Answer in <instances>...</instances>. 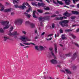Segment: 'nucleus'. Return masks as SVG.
Here are the masks:
<instances>
[{"mask_svg": "<svg viewBox=\"0 0 79 79\" xmlns=\"http://www.w3.org/2000/svg\"><path fill=\"white\" fill-rule=\"evenodd\" d=\"M50 50L52 51L53 50V48H49Z\"/></svg>", "mask_w": 79, "mask_h": 79, "instance_id": "48", "label": "nucleus"}, {"mask_svg": "<svg viewBox=\"0 0 79 79\" xmlns=\"http://www.w3.org/2000/svg\"><path fill=\"white\" fill-rule=\"evenodd\" d=\"M13 3L14 4H17L18 2L16 1V0H14L13 1Z\"/></svg>", "mask_w": 79, "mask_h": 79, "instance_id": "25", "label": "nucleus"}, {"mask_svg": "<svg viewBox=\"0 0 79 79\" xmlns=\"http://www.w3.org/2000/svg\"><path fill=\"white\" fill-rule=\"evenodd\" d=\"M52 35H53L52 34L49 35L48 36V37H51V36H52Z\"/></svg>", "mask_w": 79, "mask_h": 79, "instance_id": "47", "label": "nucleus"}, {"mask_svg": "<svg viewBox=\"0 0 79 79\" xmlns=\"http://www.w3.org/2000/svg\"><path fill=\"white\" fill-rule=\"evenodd\" d=\"M64 7H67V8H69V7L67 6H64Z\"/></svg>", "mask_w": 79, "mask_h": 79, "instance_id": "61", "label": "nucleus"}, {"mask_svg": "<svg viewBox=\"0 0 79 79\" xmlns=\"http://www.w3.org/2000/svg\"><path fill=\"white\" fill-rule=\"evenodd\" d=\"M72 12L73 15H79V12L77 11H72Z\"/></svg>", "mask_w": 79, "mask_h": 79, "instance_id": "15", "label": "nucleus"}, {"mask_svg": "<svg viewBox=\"0 0 79 79\" xmlns=\"http://www.w3.org/2000/svg\"><path fill=\"white\" fill-rule=\"evenodd\" d=\"M40 25H41V26H42V22H41L40 23Z\"/></svg>", "mask_w": 79, "mask_h": 79, "instance_id": "59", "label": "nucleus"}, {"mask_svg": "<svg viewBox=\"0 0 79 79\" xmlns=\"http://www.w3.org/2000/svg\"><path fill=\"white\" fill-rule=\"evenodd\" d=\"M56 16V15H52L51 16V18H53V17H55V16Z\"/></svg>", "mask_w": 79, "mask_h": 79, "instance_id": "43", "label": "nucleus"}, {"mask_svg": "<svg viewBox=\"0 0 79 79\" xmlns=\"http://www.w3.org/2000/svg\"><path fill=\"white\" fill-rule=\"evenodd\" d=\"M72 30L70 29H66L65 30L66 32H70V31H71Z\"/></svg>", "mask_w": 79, "mask_h": 79, "instance_id": "33", "label": "nucleus"}, {"mask_svg": "<svg viewBox=\"0 0 79 79\" xmlns=\"http://www.w3.org/2000/svg\"><path fill=\"white\" fill-rule=\"evenodd\" d=\"M44 34H45V32H43V33L41 35H44Z\"/></svg>", "mask_w": 79, "mask_h": 79, "instance_id": "52", "label": "nucleus"}, {"mask_svg": "<svg viewBox=\"0 0 79 79\" xmlns=\"http://www.w3.org/2000/svg\"><path fill=\"white\" fill-rule=\"evenodd\" d=\"M9 35H14L15 36L14 37H15V38H16V37H17L18 36V35H19V34L18 33H17V32L16 31H15L13 33H11V32H10V33L8 34Z\"/></svg>", "mask_w": 79, "mask_h": 79, "instance_id": "7", "label": "nucleus"}, {"mask_svg": "<svg viewBox=\"0 0 79 79\" xmlns=\"http://www.w3.org/2000/svg\"><path fill=\"white\" fill-rule=\"evenodd\" d=\"M38 5L39 6H42V7H45V4L43 3H39V2L38 4Z\"/></svg>", "mask_w": 79, "mask_h": 79, "instance_id": "12", "label": "nucleus"}, {"mask_svg": "<svg viewBox=\"0 0 79 79\" xmlns=\"http://www.w3.org/2000/svg\"><path fill=\"white\" fill-rule=\"evenodd\" d=\"M23 44L25 45H35V44L33 43H23Z\"/></svg>", "mask_w": 79, "mask_h": 79, "instance_id": "10", "label": "nucleus"}, {"mask_svg": "<svg viewBox=\"0 0 79 79\" xmlns=\"http://www.w3.org/2000/svg\"><path fill=\"white\" fill-rule=\"evenodd\" d=\"M63 15H64V16H66L67 17H69V16L71 15V14L68 13V12L66 11L63 14Z\"/></svg>", "mask_w": 79, "mask_h": 79, "instance_id": "14", "label": "nucleus"}, {"mask_svg": "<svg viewBox=\"0 0 79 79\" xmlns=\"http://www.w3.org/2000/svg\"><path fill=\"white\" fill-rule=\"evenodd\" d=\"M9 23H10V22L8 21H3L2 22V24L5 26V27H4V29H8V28L10 27V25L8 24Z\"/></svg>", "mask_w": 79, "mask_h": 79, "instance_id": "2", "label": "nucleus"}, {"mask_svg": "<svg viewBox=\"0 0 79 79\" xmlns=\"http://www.w3.org/2000/svg\"><path fill=\"white\" fill-rule=\"evenodd\" d=\"M48 18L49 17H44L42 18V17H40L39 18V19L40 20V21L42 22V21H44V20H45L46 19H48Z\"/></svg>", "mask_w": 79, "mask_h": 79, "instance_id": "8", "label": "nucleus"}, {"mask_svg": "<svg viewBox=\"0 0 79 79\" xmlns=\"http://www.w3.org/2000/svg\"><path fill=\"white\" fill-rule=\"evenodd\" d=\"M46 39L48 41L51 40L52 39V37H51L49 39L46 38Z\"/></svg>", "mask_w": 79, "mask_h": 79, "instance_id": "34", "label": "nucleus"}, {"mask_svg": "<svg viewBox=\"0 0 79 79\" xmlns=\"http://www.w3.org/2000/svg\"><path fill=\"white\" fill-rule=\"evenodd\" d=\"M23 22V19H20L17 20H16L14 22L15 24L17 25V24H21Z\"/></svg>", "mask_w": 79, "mask_h": 79, "instance_id": "6", "label": "nucleus"}, {"mask_svg": "<svg viewBox=\"0 0 79 79\" xmlns=\"http://www.w3.org/2000/svg\"><path fill=\"white\" fill-rule=\"evenodd\" d=\"M26 6H28L29 7V9L28 10H27L26 11L27 13H29L30 11H32V9L31 8V6L29 5L28 3L26 2L23 3V6H18L17 5H15V8H21V9H22V10H24L25 8H26V6Z\"/></svg>", "mask_w": 79, "mask_h": 79, "instance_id": "1", "label": "nucleus"}, {"mask_svg": "<svg viewBox=\"0 0 79 79\" xmlns=\"http://www.w3.org/2000/svg\"><path fill=\"white\" fill-rule=\"evenodd\" d=\"M57 2L58 3L60 4V5H63V2H61L60 1H57Z\"/></svg>", "mask_w": 79, "mask_h": 79, "instance_id": "23", "label": "nucleus"}, {"mask_svg": "<svg viewBox=\"0 0 79 79\" xmlns=\"http://www.w3.org/2000/svg\"><path fill=\"white\" fill-rule=\"evenodd\" d=\"M4 40L5 41L7 39H8V38H7V37L6 36L4 37Z\"/></svg>", "mask_w": 79, "mask_h": 79, "instance_id": "36", "label": "nucleus"}, {"mask_svg": "<svg viewBox=\"0 0 79 79\" xmlns=\"http://www.w3.org/2000/svg\"><path fill=\"white\" fill-rule=\"evenodd\" d=\"M14 15H15V13H14V12H12L11 14V15H12V16H13Z\"/></svg>", "mask_w": 79, "mask_h": 79, "instance_id": "39", "label": "nucleus"}, {"mask_svg": "<svg viewBox=\"0 0 79 79\" xmlns=\"http://www.w3.org/2000/svg\"><path fill=\"white\" fill-rule=\"evenodd\" d=\"M41 77L42 78H44V79H46L47 78V76L46 75H45L44 77L42 76Z\"/></svg>", "mask_w": 79, "mask_h": 79, "instance_id": "31", "label": "nucleus"}, {"mask_svg": "<svg viewBox=\"0 0 79 79\" xmlns=\"http://www.w3.org/2000/svg\"><path fill=\"white\" fill-rule=\"evenodd\" d=\"M53 2L54 3H55V4H56V2L54 0H53Z\"/></svg>", "mask_w": 79, "mask_h": 79, "instance_id": "54", "label": "nucleus"}, {"mask_svg": "<svg viewBox=\"0 0 79 79\" xmlns=\"http://www.w3.org/2000/svg\"><path fill=\"white\" fill-rule=\"evenodd\" d=\"M63 18L64 19H66V17H63L60 18L56 17L55 19V20H62V19H63Z\"/></svg>", "mask_w": 79, "mask_h": 79, "instance_id": "11", "label": "nucleus"}, {"mask_svg": "<svg viewBox=\"0 0 79 79\" xmlns=\"http://www.w3.org/2000/svg\"><path fill=\"white\" fill-rule=\"evenodd\" d=\"M36 1H39V2H42V0H36Z\"/></svg>", "mask_w": 79, "mask_h": 79, "instance_id": "53", "label": "nucleus"}, {"mask_svg": "<svg viewBox=\"0 0 79 79\" xmlns=\"http://www.w3.org/2000/svg\"><path fill=\"white\" fill-rule=\"evenodd\" d=\"M48 13H48V12H46V13H45V15H46V14H48Z\"/></svg>", "mask_w": 79, "mask_h": 79, "instance_id": "60", "label": "nucleus"}, {"mask_svg": "<svg viewBox=\"0 0 79 79\" xmlns=\"http://www.w3.org/2000/svg\"><path fill=\"white\" fill-rule=\"evenodd\" d=\"M76 18V17L75 16H72L71 17V19H75Z\"/></svg>", "mask_w": 79, "mask_h": 79, "instance_id": "37", "label": "nucleus"}, {"mask_svg": "<svg viewBox=\"0 0 79 79\" xmlns=\"http://www.w3.org/2000/svg\"><path fill=\"white\" fill-rule=\"evenodd\" d=\"M35 34H37V30H35Z\"/></svg>", "mask_w": 79, "mask_h": 79, "instance_id": "56", "label": "nucleus"}, {"mask_svg": "<svg viewBox=\"0 0 79 79\" xmlns=\"http://www.w3.org/2000/svg\"><path fill=\"white\" fill-rule=\"evenodd\" d=\"M65 56H70V54H66Z\"/></svg>", "mask_w": 79, "mask_h": 79, "instance_id": "38", "label": "nucleus"}, {"mask_svg": "<svg viewBox=\"0 0 79 79\" xmlns=\"http://www.w3.org/2000/svg\"><path fill=\"white\" fill-rule=\"evenodd\" d=\"M31 4L32 5H33L34 6H37V5L35 3L32 2L31 3Z\"/></svg>", "mask_w": 79, "mask_h": 79, "instance_id": "27", "label": "nucleus"}, {"mask_svg": "<svg viewBox=\"0 0 79 79\" xmlns=\"http://www.w3.org/2000/svg\"><path fill=\"white\" fill-rule=\"evenodd\" d=\"M40 50H44V47L42 46H40Z\"/></svg>", "mask_w": 79, "mask_h": 79, "instance_id": "32", "label": "nucleus"}, {"mask_svg": "<svg viewBox=\"0 0 79 79\" xmlns=\"http://www.w3.org/2000/svg\"><path fill=\"white\" fill-rule=\"evenodd\" d=\"M51 53L54 59H52L51 60V62L52 64H56L57 63V61L56 60V57L54 55V54H53V52H52Z\"/></svg>", "mask_w": 79, "mask_h": 79, "instance_id": "5", "label": "nucleus"}, {"mask_svg": "<svg viewBox=\"0 0 79 79\" xmlns=\"http://www.w3.org/2000/svg\"><path fill=\"white\" fill-rule=\"evenodd\" d=\"M20 45L21 46H23V47H24V45L23 44L20 43Z\"/></svg>", "mask_w": 79, "mask_h": 79, "instance_id": "49", "label": "nucleus"}, {"mask_svg": "<svg viewBox=\"0 0 79 79\" xmlns=\"http://www.w3.org/2000/svg\"><path fill=\"white\" fill-rule=\"evenodd\" d=\"M65 71L67 73H68V74H71V71H70L68 69H65Z\"/></svg>", "mask_w": 79, "mask_h": 79, "instance_id": "16", "label": "nucleus"}, {"mask_svg": "<svg viewBox=\"0 0 79 79\" xmlns=\"http://www.w3.org/2000/svg\"><path fill=\"white\" fill-rule=\"evenodd\" d=\"M12 9H6L4 10V12H9V11H11Z\"/></svg>", "mask_w": 79, "mask_h": 79, "instance_id": "17", "label": "nucleus"}, {"mask_svg": "<svg viewBox=\"0 0 79 79\" xmlns=\"http://www.w3.org/2000/svg\"><path fill=\"white\" fill-rule=\"evenodd\" d=\"M52 27L53 28H55V25L54 23H53L52 25Z\"/></svg>", "mask_w": 79, "mask_h": 79, "instance_id": "35", "label": "nucleus"}, {"mask_svg": "<svg viewBox=\"0 0 79 79\" xmlns=\"http://www.w3.org/2000/svg\"><path fill=\"white\" fill-rule=\"evenodd\" d=\"M77 32H79V28H78L77 30H76Z\"/></svg>", "mask_w": 79, "mask_h": 79, "instance_id": "55", "label": "nucleus"}, {"mask_svg": "<svg viewBox=\"0 0 79 79\" xmlns=\"http://www.w3.org/2000/svg\"><path fill=\"white\" fill-rule=\"evenodd\" d=\"M65 2V3L67 5H69L70 4V0H63Z\"/></svg>", "mask_w": 79, "mask_h": 79, "instance_id": "13", "label": "nucleus"}, {"mask_svg": "<svg viewBox=\"0 0 79 79\" xmlns=\"http://www.w3.org/2000/svg\"><path fill=\"white\" fill-rule=\"evenodd\" d=\"M0 32H1V33H3L4 32V31H3V29H2V28L0 29Z\"/></svg>", "mask_w": 79, "mask_h": 79, "instance_id": "26", "label": "nucleus"}, {"mask_svg": "<svg viewBox=\"0 0 79 79\" xmlns=\"http://www.w3.org/2000/svg\"><path fill=\"white\" fill-rule=\"evenodd\" d=\"M62 39H63V40L66 39V37L64 36V35H62Z\"/></svg>", "mask_w": 79, "mask_h": 79, "instance_id": "21", "label": "nucleus"}, {"mask_svg": "<svg viewBox=\"0 0 79 79\" xmlns=\"http://www.w3.org/2000/svg\"><path fill=\"white\" fill-rule=\"evenodd\" d=\"M37 11L38 12H39V13H42L43 12V11L42 10L40 9H38Z\"/></svg>", "mask_w": 79, "mask_h": 79, "instance_id": "22", "label": "nucleus"}, {"mask_svg": "<svg viewBox=\"0 0 79 79\" xmlns=\"http://www.w3.org/2000/svg\"><path fill=\"white\" fill-rule=\"evenodd\" d=\"M24 14L27 18H30V17H31V15L29 14H28L26 12H25Z\"/></svg>", "mask_w": 79, "mask_h": 79, "instance_id": "19", "label": "nucleus"}, {"mask_svg": "<svg viewBox=\"0 0 79 79\" xmlns=\"http://www.w3.org/2000/svg\"><path fill=\"white\" fill-rule=\"evenodd\" d=\"M4 10V8L3 7H2L0 10L1 11H3Z\"/></svg>", "mask_w": 79, "mask_h": 79, "instance_id": "41", "label": "nucleus"}, {"mask_svg": "<svg viewBox=\"0 0 79 79\" xmlns=\"http://www.w3.org/2000/svg\"><path fill=\"white\" fill-rule=\"evenodd\" d=\"M77 6L78 8H79V4L77 5Z\"/></svg>", "mask_w": 79, "mask_h": 79, "instance_id": "57", "label": "nucleus"}, {"mask_svg": "<svg viewBox=\"0 0 79 79\" xmlns=\"http://www.w3.org/2000/svg\"><path fill=\"white\" fill-rule=\"evenodd\" d=\"M44 10H49L50 8H48V7H47L46 8H44Z\"/></svg>", "mask_w": 79, "mask_h": 79, "instance_id": "29", "label": "nucleus"}, {"mask_svg": "<svg viewBox=\"0 0 79 79\" xmlns=\"http://www.w3.org/2000/svg\"><path fill=\"white\" fill-rule=\"evenodd\" d=\"M35 11L34 10L33 13V16L34 18H37V17L35 15Z\"/></svg>", "mask_w": 79, "mask_h": 79, "instance_id": "18", "label": "nucleus"}, {"mask_svg": "<svg viewBox=\"0 0 79 79\" xmlns=\"http://www.w3.org/2000/svg\"><path fill=\"white\" fill-rule=\"evenodd\" d=\"M25 23L26 24H29L31 27H35V25L32 23H30L29 22H26Z\"/></svg>", "mask_w": 79, "mask_h": 79, "instance_id": "9", "label": "nucleus"}, {"mask_svg": "<svg viewBox=\"0 0 79 79\" xmlns=\"http://www.w3.org/2000/svg\"><path fill=\"white\" fill-rule=\"evenodd\" d=\"M35 48L36 50H38V47L37 46H35Z\"/></svg>", "mask_w": 79, "mask_h": 79, "instance_id": "45", "label": "nucleus"}, {"mask_svg": "<svg viewBox=\"0 0 79 79\" xmlns=\"http://www.w3.org/2000/svg\"><path fill=\"white\" fill-rule=\"evenodd\" d=\"M50 79H52V77H50Z\"/></svg>", "mask_w": 79, "mask_h": 79, "instance_id": "64", "label": "nucleus"}, {"mask_svg": "<svg viewBox=\"0 0 79 79\" xmlns=\"http://www.w3.org/2000/svg\"><path fill=\"white\" fill-rule=\"evenodd\" d=\"M79 1V0H73V2L74 3H76V2H78Z\"/></svg>", "mask_w": 79, "mask_h": 79, "instance_id": "30", "label": "nucleus"}, {"mask_svg": "<svg viewBox=\"0 0 79 79\" xmlns=\"http://www.w3.org/2000/svg\"><path fill=\"white\" fill-rule=\"evenodd\" d=\"M13 29V27H11L10 28V32H11V31H12Z\"/></svg>", "mask_w": 79, "mask_h": 79, "instance_id": "28", "label": "nucleus"}, {"mask_svg": "<svg viewBox=\"0 0 79 79\" xmlns=\"http://www.w3.org/2000/svg\"><path fill=\"white\" fill-rule=\"evenodd\" d=\"M75 45H76L77 47H79V45L77 43H75Z\"/></svg>", "mask_w": 79, "mask_h": 79, "instance_id": "44", "label": "nucleus"}, {"mask_svg": "<svg viewBox=\"0 0 79 79\" xmlns=\"http://www.w3.org/2000/svg\"><path fill=\"white\" fill-rule=\"evenodd\" d=\"M20 39L23 41V42H26V41H31L30 39L27 38V37L25 36V35H23L21 36L20 38Z\"/></svg>", "mask_w": 79, "mask_h": 79, "instance_id": "3", "label": "nucleus"}, {"mask_svg": "<svg viewBox=\"0 0 79 79\" xmlns=\"http://www.w3.org/2000/svg\"><path fill=\"white\" fill-rule=\"evenodd\" d=\"M46 0V1H47V2H48V3H49V2L48 0Z\"/></svg>", "mask_w": 79, "mask_h": 79, "instance_id": "58", "label": "nucleus"}, {"mask_svg": "<svg viewBox=\"0 0 79 79\" xmlns=\"http://www.w3.org/2000/svg\"><path fill=\"white\" fill-rule=\"evenodd\" d=\"M73 56L74 57H75V56H76V52H75V53H74L73 54Z\"/></svg>", "mask_w": 79, "mask_h": 79, "instance_id": "40", "label": "nucleus"}, {"mask_svg": "<svg viewBox=\"0 0 79 79\" xmlns=\"http://www.w3.org/2000/svg\"><path fill=\"white\" fill-rule=\"evenodd\" d=\"M70 35L73 37V39H75L76 37L75 36H74V35L73 34H70Z\"/></svg>", "mask_w": 79, "mask_h": 79, "instance_id": "20", "label": "nucleus"}, {"mask_svg": "<svg viewBox=\"0 0 79 79\" xmlns=\"http://www.w3.org/2000/svg\"><path fill=\"white\" fill-rule=\"evenodd\" d=\"M70 6H73V7H74V5Z\"/></svg>", "mask_w": 79, "mask_h": 79, "instance_id": "63", "label": "nucleus"}, {"mask_svg": "<svg viewBox=\"0 0 79 79\" xmlns=\"http://www.w3.org/2000/svg\"><path fill=\"white\" fill-rule=\"evenodd\" d=\"M63 30H61V29H60V33H63Z\"/></svg>", "mask_w": 79, "mask_h": 79, "instance_id": "46", "label": "nucleus"}, {"mask_svg": "<svg viewBox=\"0 0 79 79\" xmlns=\"http://www.w3.org/2000/svg\"><path fill=\"white\" fill-rule=\"evenodd\" d=\"M68 23V20H64L62 22H59V24L62 27H64V26H68V24H67Z\"/></svg>", "mask_w": 79, "mask_h": 79, "instance_id": "4", "label": "nucleus"}, {"mask_svg": "<svg viewBox=\"0 0 79 79\" xmlns=\"http://www.w3.org/2000/svg\"><path fill=\"white\" fill-rule=\"evenodd\" d=\"M29 46H25V47H24V48H29Z\"/></svg>", "mask_w": 79, "mask_h": 79, "instance_id": "51", "label": "nucleus"}, {"mask_svg": "<svg viewBox=\"0 0 79 79\" xmlns=\"http://www.w3.org/2000/svg\"><path fill=\"white\" fill-rule=\"evenodd\" d=\"M77 26V25H73V27H76V26Z\"/></svg>", "mask_w": 79, "mask_h": 79, "instance_id": "50", "label": "nucleus"}, {"mask_svg": "<svg viewBox=\"0 0 79 79\" xmlns=\"http://www.w3.org/2000/svg\"><path fill=\"white\" fill-rule=\"evenodd\" d=\"M57 48L56 47V46H55V53L56 54L57 53Z\"/></svg>", "mask_w": 79, "mask_h": 79, "instance_id": "24", "label": "nucleus"}, {"mask_svg": "<svg viewBox=\"0 0 79 79\" xmlns=\"http://www.w3.org/2000/svg\"><path fill=\"white\" fill-rule=\"evenodd\" d=\"M55 38H56V34H55Z\"/></svg>", "mask_w": 79, "mask_h": 79, "instance_id": "62", "label": "nucleus"}, {"mask_svg": "<svg viewBox=\"0 0 79 79\" xmlns=\"http://www.w3.org/2000/svg\"><path fill=\"white\" fill-rule=\"evenodd\" d=\"M22 32L24 34H26V31H22Z\"/></svg>", "mask_w": 79, "mask_h": 79, "instance_id": "42", "label": "nucleus"}]
</instances>
